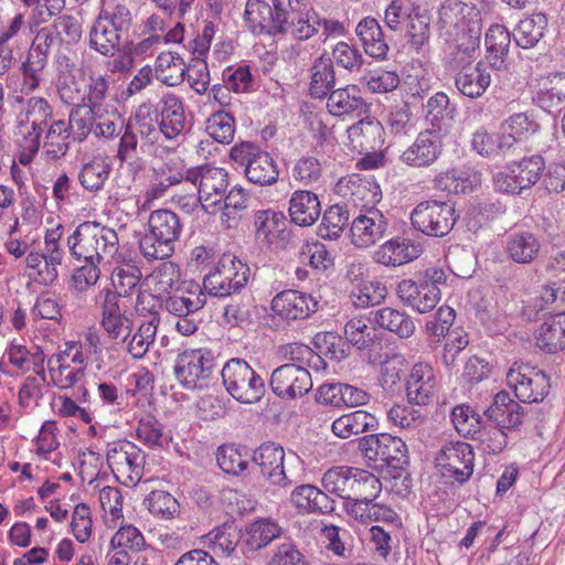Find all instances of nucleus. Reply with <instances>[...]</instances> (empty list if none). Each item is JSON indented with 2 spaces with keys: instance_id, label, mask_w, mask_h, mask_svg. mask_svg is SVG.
Segmentation results:
<instances>
[{
  "instance_id": "4",
  "label": "nucleus",
  "mask_w": 565,
  "mask_h": 565,
  "mask_svg": "<svg viewBox=\"0 0 565 565\" xmlns=\"http://www.w3.org/2000/svg\"><path fill=\"white\" fill-rule=\"evenodd\" d=\"M221 374L225 390L239 403H258L266 392L265 380L243 359L227 361Z\"/></svg>"
},
{
  "instance_id": "48",
  "label": "nucleus",
  "mask_w": 565,
  "mask_h": 565,
  "mask_svg": "<svg viewBox=\"0 0 565 565\" xmlns=\"http://www.w3.org/2000/svg\"><path fill=\"white\" fill-rule=\"evenodd\" d=\"M88 227L95 234L93 243L95 262L109 263L118 252L119 239L114 228L98 222H89Z\"/></svg>"
},
{
  "instance_id": "50",
  "label": "nucleus",
  "mask_w": 565,
  "mask_h": 565,
  "mask_svg": "<svg viewBox=\"0 0 565 565\" xmlns=\"http://www.w3.org/2000/svg\"><path fill=\"white\" fill-rule=\"evenodd\" d=\"M350 213L347 205L334 204L329 206L318 226V235L322 239L337 241L341 237L349 224Z\"/></svg>"
},
{
  "instance_id": "21",
  "label": "nucleus",
  "mask_w": 565,
  "mask_h": 565,
  "mask_svg": "<svg viewBox=\"0 0 565 565\" xmlns=\"http://www.w3.org/2000/svg\"><path fill=\"white\" fill-rule=\"evenodd\" d=\"M158 110L159 130L164 138L175 139L188 131L189 122L180 97L171 93L163 95Z\"/></svg>"
},
{
  "instance_id": "59",
  "label": "nucleus",
  "mask_w": 565,
  "mask_h": 565,
  "mask_svg": "<svg viewBox=\"0 0 565 565\" xmlns=\"http://www.w3.org/2000/svg\"><path fill=\"white\" fill-rule=\"evenodd\" d=\"M535 306L539 310L565 311V279L545 282L535 298Z\"/></svg>"
},
{
  "instance_id": "20",
  "label": "nucleus",
  "mask_w": 565,
  "mask_h": 565,
  "mask_svg": "<svg viewBox=\"0 0 565 565\" xmlns=\"http://www.w3.org/2000/svg\"><path fill=\"white\" fill-rule=\"evenodd\" d=\"M396 295L398 299L407 307L419 313L431 311L440 300V290L423 284L417 277L412 279H403L396 286Z\"/></svg>"
},
{
  "instance_id": "53",
  "label": "nucleus",
  "mask_w": 565,
  "mask_h": 565,
  "mask_svg": "<svg viewBox=\"0 0 565 565\" xmlns=\"http://www.w3.org/2000/svg\"><path fill=\"white\" fill-rule=\"evenodd\" d=\"M312 344L317 350L316 354L321 359L324 356L340 362L350 354V345L335 332H318L312 339Z\"/></svg>"
},
{
  "instance_id": "27",
  "label": "nucleus",
  "mask_w": 565,
  "mask_h": 565,
  "mask_svg": "<svg viewBox=\"0 0 565 565\" xmlns=\"http://www.w3.org/2000/svg\"><path fill=\"white\" fill-rule=\"evenodd\" d=\"M423 249L413 241L396 236L383 243L373 255L375 263L384 266H401L417 259Z\"/></svg>"
},
{
  "instance_id": "14",
  "label": "nucleus",
  "mask_w": 565,
  "mask_h": 565,
  "mask_svg": "<svg viewBox=\"0 0 565 565\" xmlns=\"http://www.w3.org/2000/svg\"><path fill=\"white\" fill-rule=\"evenodd\" d=\"M245 19L262 32L271 35L284 34L288 22V9L281 0H271V4L264 0H247Z\"/></svg>"
},
{
  "instance_id": "29",
  "label": "nucleus",
  "mask_w": 565,
  "mask_h": 565,
  "mask_svg": "<svg viewBox=\"0 0 565 565\" xmlns=\"http://www.w3.org/2000/svg\"><path fill=\"white\" fill-rule=\"evenodd\" d=\"M291 504L306 513L329 514L335 510V501L312 484H300L290 494Z\"/></svg>"
},
{
  "instance_id": "22",
  "label": "nucleus",
  "mask_w": 565,
  "mask_h": 565,
  "mask_svg": "<svg viewBox=\"0 0 565 565\" xmlns=\"http://www.w3.org/2000/svg\"><path fill=\"white\" fill-rule=\"evenodd\" d=\"M206 303V296L201 287L192 281H183L172 295L161 300V306L175 317L198 313Z\"/></svg>"
},
{
  "instance_id": "15",
  "label": "nucleus",
  "mask_w": 565,
  "mask_h": 565,
  "mask_svg": "<svg viewBox=\"0 0 565 565\" xmlns=\"http://www.w3.org/2000/svg\"><path fill=\"white\" fill-rule=\"evenodd\" d=\"M318 300L312 295L296 289L278 292L270 302L274 313L287 321L303 320L318 310Z\"/></svg>"
},
{
  "instance_id": "40",
  "label": "nucleus",
  "mask_w": 565,
  "mask_h": 565,
  "mask_svg": "<svg viewBox=\"0 0 565 565\" xmlns=\"http://www.w3.org/2000/svg\"><path fill=\"white\" fill-rule=\"evenodd\" d=\"M507 206L498 199H482L472 203L465 216L466 226L470 232H477L493 220L503 215Z\"/></svg>"
},
{
  "instance_id": "23",
  "label": "nucleus",
  "mask_w": 565,
  "mask_h": 565,
  "mask_svg": "<svg viewBox=\"0 0 565 565\" xmlns=\"http://www.w3.org/2000/svg\"><path fill=\"white\" fill-rule=\"evenodd\" d=\"M25 121L31 125V131L24 137L23 147L31 153H36L41 145L44 128L52 119V108L46 99L31 97L24 106Z\"/></svg>"
},
{
  "instance_id": "63",
  "label": "nucleus",
  "mask_w": 565,
  "mask_h": 565,
  "mask_svg": "<svg viewBox=\"0 0 565 565\" xmlns=\"http://www.w3.org/2000/svg\"><path fill=\"white\" fill-rule=\"evenodd\" d=\"M267 565H312V561L288 537L275 547Z\"/></svg>"
},
{
  "instance_id": "37",
  "label": "nucleus",
  "mask_w": 565,
  "mask_h": 565,
  "mask_svg": "<svg viewBox=\"0 0 565 565\" xmlns=\"http://www.w3.org/2000/svg\"><path fill=\"white\" fill-rule=\"evenodd\" d=\"M547 25L546 14L533 13L519 21L512 33L513 40L521 49H533L544 38Z\"/></svg>"
},
{
  "instance_id": "52",
  "label": "nucleus",
  "mask_w": 565,
  "mask_h": 565,
  "mask_svg": "<svg viewBox=\"0 0 565 565\" xmlns=\"http://www.w3.org/2000/svg\"><path fill=\"white\" fill-rule=\"evenodd\" d=\"M248 451L245 447L223 445L217 448L216 461L220 469L232 476H241L248 469Z\"/></svg>"
},
{
  "instance_id": "54",
  "label": "nucleus",
  "mask_w": 565,
  "mask_h": 565,
  "mask_svg": "<svg viewBox=\"0 0 565 565\" xmlns=\"http://www.w3.org/2000/svg\"><path fill=\"white\" fill-rule=\"evenodd\" d=\"M381 491L382 483L375 475L356 468L347 501H375Z\"/></svg>"
},
{
  "instance_id": "16",
  "label": "nucleus",
  "mask_w": 565,
  "mask_h": 565,
  "mask_svg": "<svg viewBox=\"0 0 565 565\" xmlns=\"http://www.w3.org/2000/svg\"><path fill=\"white\" fill-rule=\"evenodd\" d=\"M388 228L385 215L375 207L354 217L351 224L352 244L358 248H367L381 241Z\"/></svg>"
},
{
  "instance_id": "19",
  "label": "nucleus",
  "mask_w": 565,
  "mask_h": 565,
  "mask_svg": "<svg viewBox=\"0 0 565 565\" xmlns=\"http://www.w3.org/2000/svg\"><path fill=\"white\" fill-rule=\"evenodd\" d=\"M408 404L425 406L433 402L437 379L434 369L427 363H416L406 380Z\"/></svg>"
},
{
  "instance_id": "13",
  "label": "nucleus",
  "mask_w": 565,
  "mask_h": 565,
  "mask_svg": "<svg viewBox=\"0 0 565 565\" xmlns=\"http://www.w3.org/2000/svg\"><path fill=\"white\" fill-rule=\"evenodd\" d=\"M269 386L281 398L301 397L312 388V380L306 366L286 363L271 373Z\"/></svg>"
},
{
  "instance_id": "33",
  "label": "nucleus",
  "mask_w": 565,
  "mask_h": 565,
  "mask_svg": "<svg viewBox=\"0 0 565 565\" xmlns=\"http://www.w3.org/2000/svg\"><path fill=\"white\" fill-rule=\"evenodd\" d=\"M327 97V108L333 116H361L367 113L369 106L356 85H348L343 88L333 89Z\"/></svg>"
},
{
  "instance_id": "42",
  "label": "nucleus",
  "mask_w": 565,
  "mask_h": 565,
  "mask_svg": "<svg viewBox=\"0 0 565 565\" xmlns=\"http://www.w3.org/2000/svg\"><path fill=\"white\" fill-rule=\"evenodd\" d=\"M491 75L482 63L461 70L455 76L457 89L469 98L480 97L489 87Z\"/></svg>"
},
{
  "instance_id": "9",
  "label": "nucleus",
  "mask_w": 565,
  "mask_h": 565,
  "mask_svg": "<svg viewBox=\"0 0 565 565\" xmlns=\"http://www.w3.org/2000/svg\"><path fill=\"white\" fill-rule=\"evenodd\" d=\"M215 369L213 353L207 349L184 350L174 364V375L186 390H202Z\"/></svg>"
},
{
  "instance_id": "7",
  "label": "nucleus",
  "mask_w": 565,
  "mask_h": 565,
  "mask_svg": "<svg viewBox=\"0 0 565 565\" xmlns=\"http://www.w3.org/2000/svg\"><path fill=\"white\" fill-rule=\"evenodd\" d=\"M185 182L193 184L198 191L194 202H200L202 207L214 212L221 206L227 190V173L222 168L198 166L185 171Z\"/></svg>"
},
{
  "instance_id": "60",
  "label": "nucleus",
  "mask_w": 565,
  "mask_h": 565,
  "mask_svg": "<svg viewBox=\"0 0 565 565\" xmlns=\"http://www.w3.org/2000/svg\"><path fill=\"white\" fill-rule=\"evenodd\" d=\"M140 278L141 271L138 267L130 265L118 267L113 271L111 285L114 289L109 288V291L119 295V298L131 299Z\"/></svg>"
},
{
  "instance_id": "58",
  "label": "nucleus",
  "mask_w": 565,
  "mask_h": 565,
  "mask_svg": "<svg viewBox=\"0 0 565 565\" xmlns=\"http://www.w3.org/2000/svg\"><path fill=\"white\" fill-rule=\"evenodd\" d=\"M110 166L103 158H94L85 163L78 173V180L84 189L96 192L103 188L108 179Z\"/></svg>"
},
{
  "instance_id": "30",
  "label": "nucleus",
  "mask_w": 565,
  "mask_h": 565,
  "mask_svg": "<svg viewBox=\"0 0 565 565\" xmlns=\"http://www.w3.org/2000/svg\"><path fill=\"white\" fill-rule=\"evenodd\" d=\"M380 427V422L375 415L356 409L341 415L332 422V433L341 439H348L361 434H374Z\"/></svg>"
},
{
  "instance_id": "51",
  "label": "nucleus",
  "mask_w": 565,
  "mask_h": 565,
  "mask_svg": "<svg viewBox=\"0 0 565 565\" xmlns=\"http://www.w3.org/2000/svg\"><path fill=\"white\" fill-rule=\"evenodd\" d=\"M356 468L335 466L328 469L322 478L321 486L328 494H334L345 502L350 497L351 483Z\"/></svg>"
},
{
  "instance_id": "36",
  "label": "nucleus",
  "mask_w": 565,
  "mask_h": 565,
  "mask_svg": "<svg viewBox=\"0 0 565 565\" xmlns=\"http://www.w3.org/2000/svg\"><path fill=\"white\" fill-rule=\"evenodd\" d=\"M405 36L409 47L416 53L428 49L430 40V17L419 7L409 10L406 17Z\"/></svg>"
},
{
  "instance_id": "61",
  "label": "nucleus",
  "mask_w": 565,
  "mask_h": 565,
  "mask_svg": "<svg viewBox=\"0 0 565 565\" xmlns=\"http://www.w3.org/2000/svg\"><path fill=\"white\" fill-rule=\"evenodd\" d=\"M47 58L41 50H34L31 45L25 61L21 64V71L24 77L23 87L32 92L39 87L42 81V72L47 64Z\"/></svg>"
},
{
  "instance_id": "28",
  "label": "nucleus",
  "mask_w": 565,
  "mask_h": 565,
  "mask_svg": "<svg viewBox=\"0 0 565 565\" xmlns=\"http://www.w3.org/2000/svg\"><path fill=\"white\" fill-rule=\"evenodd\" d=\"M457 114V106L450 102L446 93L434 94L425 105L427 129L446 136L454 126Z\"/></svg>"
},
{
  "instance_id": "38",
  "label": "nucleus",
  "mask_w": 565,
  "mask_h": 565,
  "mask_svg": "<svg viewBox=\"0 0 565 565\" xmlns=\"http://www.w3.org/2000/svg\"><path fill=\"white\" fill-rule=\"evenodd\" d=\"M309 94L312 98H324L335 85V72L333 61L327 54L315 60L311 68Z\"/></svg>"
},
{
  "instance_id": "46",
  "label": "nucleus",
  "mask_w": 565,
  "mask_h": 565,
  "mask_svg": "<svg viewBox=\"0 0 565 565\" xmlns=\"http://www.w3.org/2000/svg\"><path fill=\"white\" fill-rule=\"evenodd\" d=\"M321 26V18L313 10H297L290 7L288 22L284 33L290 32L299 41H306L313 36Z\"/></svg>"
},
{
  "instance_id": "24",
  "label": "nucleus",
  "mask_w": 565,
  "mask_h": 565,
  "mask_svg": "<svg viewBox=\"0 0 565 565\" xmlns=\"http://www.w3.org/2000/svg\"><path fill=\"white\" fill-rule=\"evenodd\" d=\"M524 407L505 391L497 393L492 404L483 411L484 419L505 429H515L523 423Z\"/></svg>"
},
{
  "instance_id": "56",
  "label": "nucleus",
  "mask_w": 565,
  "mask_h": 565,
  "mask_svg": "<svg viewBox=\"0 0 565 565\" xmlns=\"http://www.w3.org/2000/svg\"><path fill=\"white\" fill-rule=\"evenodd\" d=\"M207 540L214 553L230 555L235 551L239 541L242 542V532L233 522H226L211 531L207 534Z\"/></svg>"
},
{
  "instance_id": "11",
  "label": "nucleus",
  "mask_w": 565,
  "mask_h": 565,
  "mask_svg": "<svg viewBox=\"0 0 565 565\" xmlns=\"http://www.w3.org/2000/svg\"><path fill=\"white\" fill-rule=\"evenodd\" d=\"M106 460L108 467L116 476H126L131 483H137L141 480L146 456L132 441L119 439L108 443Z\"/></svg>"
},
{
  "instance_id": "8",
  "label": "nucleus",
  "mask_w": 565,
  "mask_h": 565,
  "mask_svg": "<svg viewBox=\"0 0 565 565\" xmlns=\"http://www.w3.org/2000/svg\"><path fill=\"white\" fill-rule=\"evenodd\" d=\"M507 383L522 403L542 402L550 392V376L530 363L514 362L507 373Z\"/></svg>"
},
{
  "instance_id": "35",
  "label": "nucleus",
  "mask_w": 565,
  "mask_h": 565,
  "mask_svg": "<svg viewBox=\"0 0 565 565\" xmlns=\"http://www.w3.org/2000/svg\"><path fill=\"white\" fill-rule=\"evenodd\" d=\"M537 347L546 353L565 351V311L546 317L539 329Z\"/></svg>"
},
{
  "instance_id": "41",
  "label": "nucleus",
  "mask_w": 565,
  "mask_h": 565,
  "mask_svg": "<svg viewBox=\"0 0 565 565\" xmlns=\"http://www.w3.org/2000/svg\"><path fill=\"white\" fill-rule=\"evenodd\" d=\"M374 316L373 321L380 328L385 329L401 339H408L415 332V323L413 318L405 311H401L391 307H383L371 312Z\"/></svg>"
},
{
  "instance_id": "62",
  "label": "nucleus",
  "mask_w": 565,
  "mask_h": 565,
  "mask_svg": "<svg viewBox=\"0 0 565 565\" xmlns=\"http://www.w3.org/2000/svg\"><path fill=\"white\" fill-rule=\"evenodd\" d=\"M387 296L386 286L377 280L362 281L351 292V299L355 307L366 308L382 303Z\"/></svg>"
},
{
  "instance_id": "3",
  "label": "nucleus",
  "mask_w": 565,
  "mask_h": 565,
  "mask_svg": "<svg viewBox=\"0 0 565 565\" xmlns=\"http://www.w3.org/2000/svg\"><path fill=\"white\" fill-rule=\"evenodd\" d=\"M545 168V159L541 154L524 157L497 172L492 178L493 186L501 193L521 195L543 179Z\"/></svg>"
},
{
  "instance_id": "6",
  "label": "nucleus",
  "mask_w": 565,
  "mask_h": 565,
  "mask_svg": "<svg viewBox=\"0 0 565 565\" xmlns=\"http://www.w3.org/2000/svg\"><path fill=\"white\" fill-rule=\"evenodd\" d=\"M459 218L455 205L449 201L427 200L419 202L411 213L413 227L430 237H444Z\"/></svg>"
},
{
  "instance_id": "10",
  "label": "nucleus",
  "mask_w": 565,
  "mask_h": 565,
  "mask_svg": "<svg viewBox=\"0 0 565 565\" xmlns=\"http://www.w3.org/2000/svg\"><path fill=\"white\" fill-rule=\"evenodd\" d=\"M436 466L443 477L452 479L459 484L466 483L473 473L475 451L465 441H449L436 456Z\"/></svg>"
},
{
  "instance_id": "5",
  "label": "nucleus",
  "mask_w": 565,
  "mask_h": 565,
  "mask_svg": "<svg viewBox=\"0 0 565 565\" xmlns=\"http://www.w3.org/2000/svg\"><path fill=\"white\" fill-rule=\"evenodd\" d=\"M231 159L244 168L246 179L256 185L275 184L279 179V169L270 154L250 141H242L232 147Z\"/></svg>"
},
{
  "instance_id": "55",
  "label": "nucleus",
  "mask_w": 565,
  "mask_h": 565,
  "mask_svg": "<svg viewBox=\"0 0 565 565\" xmlns=\"http://www.w3.org/2000/svg\"><path fill=\"white\" fill-rule=\"evenodd\" d=\"M87 222L81 223L67 237L66 245L71 256L76 260H94L95 234H92Z\"/></svg>"
},
{
  "instance_id": "47",
  "label": "nucleus",
  "mask_w": 565,
  "mask_h": 565,
  "mask_svg": "<svg viewBox=\"0 0 565 565\" xmlns=\"http://www.w3.org/2000/svg\"><path fill=\"white\" fill-rule=\"evenodd\" d=\"M345 341L360 351H372L381 347V339L374 327H370L361 318H353L344 326Z\"/></svg>"
},
{
  "instance_id": "32",
  "label": "nucleus",
  "mask_w": 565,
  "mask_h": 565,
  "mask_svg": "<svg viewBox=\"0 0 565 565\" xmlns=\"http://www.w3.org/2000/svg\"><path fill=\"white\" fill-rule=\"evenodd\" d=\"M290 221L298 226L313 225L321 215L319 196L309 190H297L289 199Z\"/></svg>"
},
{
  "instance_id": "12",
  "label": "nucleus",
  "mask_w": 565,
  "mask_h": 565,
  "mask_svg": "<svg viewBox=\"0 0 565 565\" xmlns=\"http://www.w3.org/2000/svg\"><path fill=\"white\" fill-rule=\"evenodd\" d=\"M255 239L266 247L285 248L291 238L288 220L282 212L258 210L254 214Z\"/></svg>"
},
{
  "instance_id": "49",
  "label": "nucleus",
  "mask_w": 565,
  "mask_h": 565,
  "mask_svg": "<svg viewBox=\"0 0 565 565\" xmlns=\"http://www.w3.org/2000/svg\"><path fill=\"white\" fill-rule=\"evenodd\" d=\"M124 34L96 19L89 32V47L105 56H114Z\"/></svg>"
},
{
  "instance_id": "17",
  "label": "nucleus",
  "mask_w": 565,
  "mask_h": 565,
  "mask_svg": "<svg viewBox=\"0 0 565 565\" xmlns=\"http://www.w3.org/2000/svg\"><path fill=\"white\" fill-rule=\"evenodd\" d=\"M443 137L429 129L419 132L415 141L401 154L402 162L413 168L430 167L443 154Z\"/></svg>"
},
{
  "instance_id": "45",
  "label": "nucleus",
  "mask_w": 565,
  "mask_h": 565,
  "mask_svg": "<svg viewBox=\"0 0 565 565\" xmlns=\"http://www.w3.org/2000/svg\"><path fill=\"white\" fill-rule=\"evenodd\" d=\"M185 63L175 52H162L156 58L154 74L167 86H175L185 78Z\"/></svg>"
},
{
  "instance_id": "31",
  "label": "nucleus",
  "mask_w": 565,
  "mask_h": 565,
  "mask_svg": "<svg viewBox=\"0 0 565 565\" xmlns=\"http://www.w3.org/2000/svg\"><path fill=\"white\" fill-rule=\"evenodd\" d=\"M384 128L375 118L366 117L348 128V139L353 150L375 151L383 143Z\"/></svg>"
},
{
  "instance_id": "43",
  "label": "nucleus",
  "mask_w": 565,
  "mask_h": 565,
  "mask_svg": "<svg viewBox=\"0 0 565 565\" xmlns=\"http://www.w3.org/2000/svg\"><path fill=\"white\" fill-rule=\"evenodd\" d=\"M47 128L44 137V148L50 159L57 160L63 158L73 140V131L71 125L66 120H52L45 127Z\"/></svg>"
},
{
  "instance_id": "18",
  "label": "nucleus",
  "mask_w": 565,
  "mask_h": 565,
  "mask_svg": "<svg viewBox=\"0 0 565 565\" xmlns=\"http://www.w3.org/2000/svg\"><path fill=\"white\" fill-rule=\"evenodd\" d=\"M252 460L271 484L279 487L291 484V480L285 472V450L280 445L274 441L263 443L253 451Z\"/></svg>"
},
{
  "instance_id": "64",
  "label": "nucleus",
  "mask_w": 565,
  "mask_h": 565,
  "mask_svg": "<svg viewBox=\"0 0 565 565\" xmlns=\"http://www.w3.org/2000/svg\"><path fill=\"white\" fill-rule=\"evenodd\" d=\"M143 504L151 514L162 519H172L180 511L178 500L172 494L163 490L151 491L146 497Z\"/></svg>"
},
{
  "instance_id": "44",
  "label": "nucleus",
  "mask_w": 565,
  "mask_h": 565,
  "mask_svg": "<svg viewBox=\"0 0 565 565\" xmlns=\"http://www.w3.org/2000/svg\"><path fill=\"white\" fill-rule=\"evenodd\" d=\"M487 61L494 70H500L509 53L511 33L502 24H492L486 33Z\"/></svg>"
},
{
  "instance_id": "2",
  "label": "nucleus",
  "mask_w": 565,
  "mask_h": 565,
  "mask_svg": "<svg viewBox=\"0 0 565 565\" xmlns=\"http://www.w3.org/2000/svg\"><path fill=\"white\" fill-rule=\"evenodd\" d=\"M358 449L374 466H386L396 471H404L409 465L408 448L405 441L391 434L374 433L358 439Z\"/></svg>"
},
{
  "instance_id": "1",
  "label": "nucleus",
  "mask_w": 565,
  "mask_h": 565,
  "mask_svg": "<svg viewBox=\"0 0 565 565\" xmlns=\"http://www.w3.org/2000/svg\"><path fill=\"white\" fill-rule=\"evenodd\" d=\"M182 224L177 213L167 209L152 211L148 218V231L139 239V249L147 260L170 258L180 238Z\"/></svg>"
},
{
  "instance_id": "34",
  "label": "nucleus",
  "mask_w": 565,
  "mask_h": 565,
  "mask_svg": "<svg viewBox=\"0 0 565 565\" xmlns=\"http://www.w3.org/2000/svg\"><path fill=\"white\" fill-rule=\"evenodd\" d=\"M355 33L362 42L364 52L369 56L381 61L387 57L388 44L382 28L375 18H363L358 23Z\"/></svg>"
},
{
  "instance_id": "25",
  "label": "nucleus",
  "mask_w": 565,
  "mask_h": 565,
  "mask_svg": "<svg viewBox=\"0 0 565 565\" xmlns=\"http://www.w3.org/2000/svg\"><path fill=\"white\" fill-rule=\"evenodd\" d=\"M503 250L509 260L518 265H530L540 256L542 242L531 231H515L507 235Z\"/></svg>"
},
{
  "instance_id": "26",
  "label": "nucleus",
  "mask_w": 565,
  "mask_h": 565,
  "mask_svg": "<svg viewBox=\"0 0 565 565\" xmlns=\"http://www.w3.org/2000/svg\"><path fill=\"white\" fill-rule=\"evenodd\" d=\"M286 530L273 518H258L247 524L242 532V546L248 552H257L285 536Z\"/></svg>"
},
{
  "instance_id": "39",
  "label": "nucleus",
  "mask_w": 565,
  "mask_h": 565,
  "mask_svg": "<svg viewBox=\"0 0 565 565\" xmlns=\"http://www.w3.org/2000/svg\"><path fill=\"white\" fill-rule=\"evenodd\" d=\"M480 44V31L469 30L468 34H462L454 44L448 47L446 64L450 70H466L475 60L476 50Z\"/></svg>"
},
{
  "instance_id": "57",
  "label": "nucleus",
  "mask_w": 565,
  "mask_h": 565,
  "mask_svg": "<svg viewBox=\"0 0 565 565\" xmlns=\"http://www.w3.org/2000/svg\"><path fill=\"white\" fill-rule=\"evenodd\" d=\"M565 100V73L556 72L546 77L543 89L537 93L539 105L551 110Z\"/></svg>"
}]
</instances>
